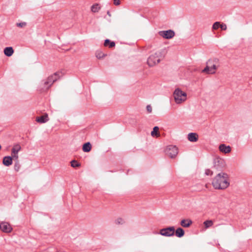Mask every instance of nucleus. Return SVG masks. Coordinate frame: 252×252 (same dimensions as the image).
<instances>
[{
    "label": "nucleus",
    "instance_id": "obj_1",
    "mask_svg": "<svg viewBox=\"0 0 252 252\" xmlns=\"http://www.w3.org/2000/svg\"><path fill=\"white\" fill-rule=\"evenodd\" d=\"M215 189H224L229 186V177L227 173L220 172L217 174L212 182Z\"/></svg>",
    "mask_w": 252,
    "mask_h": 252
},
{
    "label": "nucleus",
    "instance_id": "obj_2",
    "mask_svg": "<svg viewBox=\"0 0 252 252\" xmlns=\"http://www.w3.org/2000/svg\"><path fill=\"white\" fill-rule=\"evenodd\" d=\"M63 75V73L61 71L55 72L54 74L48 77L46 80H43L40 84V89L42 91L47 90L58 79H60Z\"/></svg>",
    "mask_w": 252,
    "mask_h": 252
},
{
    "label": "nucleus",
    "instance_id": "obj_3",
    "mask_svg": "<svg viewBox=\"0 0 252 252\" xmlns=\"http://www.w3.org/2000/svg\"><path fill=\"white\" fill-rule=\"evenodd\" d=\"M165 54V50L163 49L150 55L147 60L148 64L151 67L155 66L160 62L161 59L164 57Z\"/></svg>",
    "mask_w": 252,
    "mask_h": 252
},
{
    "label": "nucleus",
    "instance_id": "obj_4",
    "mask_svg": "<svg viewBox=\"0 0 252 252\" xmlns=\"http://www.w3.org/2000/svg\"><path fill=\"white\" fill-rule=\"evenodd\" d=\"M219 67V59L215 58L210 59L206 62V66L202 72L207 74H215L216 70Z\"/></svg>",
    "mask_w": 252,
    "mask_h": 252
},
{
    "label": "nucleus",
    "instance_id": "obj_5",
    "mask_svg": "<svg viewBox=\"0 0 252 252\" xmlns=\"http://www.w3.org/2000/svg\"><path fill=\"white\" fill-rule=\"evenodd\" d=\"M225 166V161L222 158L219 157H217L214 158L213 166L212 168L215 170V173L221 172Z\"/></svg>",
    "mask_w": 252,
    "mask_h": 252
},
{
    "label": "nucleus",
    "instance_id": "obj_6",
    "mask_svg": "<svg viewBox=\"0 0 252 252\" xmlns=\"http://www.w3.org/2000/svg\"><path fill=\"white\" fill-rule=\"evenodd\" d=\"M173 96L175 101L177 104L181 103L187 99V94L179 88H177L174 92Z\"/></svg>",
    "mask_w": 252,
    "mask_h": 252
},
{
    "label": "nucleus",
    "instance_id": "obj_7",
    "mask_svg": "<svg viewBox=\"0 0 252 252\" xmlns=\"http://www.w3.org/2000/svg\"><path fill=\"white\" fill-rule=\"evenodd\" d=\"M165 153L170 158H174L178 153V149L176 146L169 145L166 147Z\"/></svg>",
    "mask_w": 252,
    "mask_h": 252
},
{
    "label": "nucleus",
    "instance_id": "obj_8",
    "mask_svg": "<svg viewBox=\"0 0 252 252\" xmlns=\"http://www.w3.org/2000/svg\"><path fill=\"white\" fill-rule=\"evenodd\" d=\"M175 228L174 226H170L168 227L162 228L160 230L159 232L157 234H160L162 236L166 237H171L174 235Z\"/></svg>",
    "mask_w": 252,
    "mask_h": 252
},
{
    "label": "nucleus",
    "instance_id": "obj_9",
    "mask_svg": "<svg viewBox=\"0 0 252 252\" xmlns=\"http://www.w3.org/2000/svg\"><path fill=\"white\" fill-rule=\"evenodd\" d=\"M160 36H162L165 39H171L175 35V32L171 30L167 31H161L158 32Z\"/></svg>",
    "mask_w": 252,
    "mask_h": 252
},
{
    "label": "nucleus",
    "instance_id": "obj_10",
    "mask_svg": "<svg viewBox=\"0 0 252 252\" xmlns=\"http://www.w3.org/2000/svg\"><path fill=\"white\" fill-rule=\"evenodd\" d=\"M0 230L5 233H9L12 230V228L10 224L7 222H1L0 223Z\"/></svg>",
    "mask_w": 252,
    "mask_h": 252
},
{
    "label": "nucleus",
    "instance_id": "obj_11",
    "mask_svg": "<svg viewBox=\"0 0 252 252\" xmlns=\"http://www.w3.org/2000/svg\"><path fill=\"white\" fill-rule=\"evenodd\" d=\"M2 163L6 166H9L12 164V158L11 156H5L3 158Z\"/></svg>",
    "mask_w": 252,
    "mask_h": 252
},
{
    "label": "nucleus",
    "instance_id": "obj_12",
    "mask_svg": "<svg viewBox=\"0 0 252 252\" xmlns=\"http://www.w3.org/2000/svg\"><path fill=\"white\" fill-rule=\"evenodd\" d=\"M188 140L192 142H196L198 139V135L196 133L191 132L188 135Z\"/></svg>",
    "mask_w": 252,
    "mask_h": 252
},
{
    "label": "nucleus",
    "instance_id": "obj_13",
    "mask_svg": "<svg viewBox=\"0 0 252 252\" xmlns=\"http://www.w3.org/2000/svg\"><path fill=\"white\" fill-rule=\"evenodd\" d=\"M219 150L222 153L227 154L230 152L231 148L229 146H226L225 144H220L219 146Z\"/></svg>",
    "mask_w": 252,
    "mask_h": 252
},
{
    "label": "nucleus",
    "instance_id": "obj_14",
    "mask_svg": "<svg viewBox=\"0 0 252 252\" xmlns=\"http://www.w3.org/2000/svg\"><path fill=\"white\" fill-rule=\"evenodd\" d=\"M192 223V221L190 219H183L180 222V224L184 227H189Z\"/></svg>",
    "mask_w": 252,
    "mask_h": 252
},
{
    "label": "nucleus",
    "instance_id": "obj_15",
    "mask_svg": "<svg viewBox=\"0 0 252 252\" xmlns=\"http://www.w3.org/2000/svg\"><path fill=\"white\" fill-rule=\"evenodd\" d=\"M48 120V115L47 114L36 118V122L39 123H45Z\"/></svg>",
    "mask_w": 252,
    "mask_h": 252
},
{
    "label": "nucleus",
    "instance_id": "obj_16",
    "mask_svg": "<svg viewBox=\"0 0 252 252\" xmlns=\"http://www.w3.org/2000/svg\"><path fill=\"white\" fill-rule=\"evenodd\" d=\"M174 234H175L177 237L181 238L184 236L185 231L182 228L178 227L176 230H175Z\"/></svg>",
    "mask_w": 252,
    "mask_h": 252
},
{
    "label": "nucleus",
    "instance_id": "obj_17",
    "mask_svg": "<svg viewBox=\"0 0 252 252\" xmlns=\"http://www.w3.org/2000/svg\"><path fill=\"white\" fill-rule=\"evenodd\" d=\"M92 149V145L90 142H88L84 143L82 147V150L84 152H89Z\"/></svg>",
    "mask_w": 252,
    "mask_h": 252
},
{
    "label": "nucleus",
    "instance_id": "obj_18",
    "mask_svg": "<svg viewBox=\"0 0 252 252\" xmlns=\"http://www.w3.org/2000/svg\"><path fill=\"white\" fill-rule=\"evenodd\" d=\"M14 53V50L12 47H7L4 49V53L5 56L10 57Z\"/></svg>",
    "mask_w": 252,
    "mask_h": 252
},
{
    "label": "nucleus",
    "instance_id": "obj_19",
    "mask_svg": "<svg viewBox=\"0 0 252 252\" xmlns=\"http://www.w3.org/2000/svg\"><path fill=\"white\" fill-rule=\"evenodd\" d=\"M21 146L18 144H15L13 146V147L11 150V154H18V152L21 150Z\"/></svg>",
    "mask_w": 252,
    "mask_h": 252
},
{
    "label": "nucleus",
    "instance_id": "obj_20",
    "mask_svg": "<svg viewBox=\"0 0 252 252\" xmlns=\"http://www.w3.org/2000/svg\"><path fill=\"white\" fill-rule=\"evenodd\" d=\"M104 45L105 46H109V48H113L115 46V42L111 41L108 39H106L104 41Z\"/></svg>",
    "mask_w": 252,
    "mask_h": 252
},
{
    "label": "nucleus",
    "instance_id": "obj_21",
    "mask_svg": "<svg viewBox=\"0 0 252 252\" xmlns=\"http://www.w3.org/2000/svg\"><path fill=\"white\" fill-rule=\"evenodd\" d=\"M206 228H208L213 225V222L212 220H207L203 222Z\"/></svg>",
    "mask_w": 252,
    "mask_h": 252
},
{
    "label": "nucleus",
    "instance_id": "obj_22",
    "mask_svg": "<svg viewBox=\"0 0 252 252\" xmlns=\"http://www.w3.org/2000/svg\"><path fill=\"white\" fill-rule=\"evenodd\" d=\"M158 129H159V128L158 126H155L153 128V129L151 132L152 136H154L155 135L157 136H159V134L158 133Z\"/></svg>",
    "mask_w": 252,
    "mask_h": 252
},
{
    "label": "nucleus",
    "instance_id": "obj_23",
    "mask_svg": "<svg viewBox=\"0 0 252 252\" xmlns=\"http://www.w3.org/2000/svg\"><path fill=\"white\" fill-rule=\"evenodd\" d=\"M100 7L98 4H94L91 7V10L93 12H97L98 11Z\"/></svg>",
    "mask_w": 252,
    "mask_h": 252
},
{
    "label": "nucleus",
    "instance_id": "obj_24",
    "mask_svg": "<svg viewBox=\"0 0 252 252\" xmlns=\"http://www.w3.org/2000/svg\"><path fill=\"white\" fill-rule=\"evenodd\" d=\"M214 173H215V171L213 169H207L205 170V173L207 176H212Z\"/></svg>",
    "mask_w": 252,
    "mask_h": 252
},
{
    "label": "nucleus",
    "instance_id": "obj_25",
    "mask_svg": "<svg viewBox=\"0 0 252 252\" xmlns=\"http://www.w3.org/2000/svg\"><path fill=\"white\" fill-rule=\"evenodd\" d=\"M71 165L73 167H77L80 166V164L76 160H73L71 161Z\"/></svg>",
    "mask_w": 252,
    "mask_h": 252
},
{
    "label": "nucleus",
    "instance_id": "obj_26",
    "mask_svg": "<svg viewBox=\"0 0 252 252\" xmlns=\"http://www.w3.org/2000/svg\"><path fill=\"white\" fill-rule=\"evenodd\" d=\"M20 164L18 160L15 161L14 164V170L16 171H18L20 168Z\"/></svg>",
    "mask_w": 252,
    "mask_h": 252
},
{
    "label": "nucleus",
    "instance_id": "obj_27",
    "mask_svg": "<svg viewBox=\"0 0 252 252\" xmlns=\"http://www.w3.org/2000/svg\"><path fill=\"white\" fill-rule=\"evenodd\" d=\"M220 22H216L213 25L212 29L215 30H217L220 27Z\"/></svg>",
    "mask_w": 252,
    "mask_h": 252
},
{
    "label": "nucleus",
    "instance_id": "obj_28",
    "mask_svg": "<svg viewBox=\"0 0 252 252\" xmlns=\"http://www.w3.org/2000/svg\"><path fill=\"white\" fill-rule=\"evenodd\" d=\"M105 56V55L101 52H97L96 53V57L97 59H101Z\"/></svg>",
    "mask_w": 252,
    "mask_h": 252
},
{
    "label": "nucleus",
    "instance_id": "obj_29",
    "mask_svg": "<svg viewBox=\"0 0 252 252\" xmlns=\"http://www.w3.org/2000/svg\"><path fill=\"white\" fill-rule=\"evenodd\" d=\"M26 25H27V23L26 22L17 23L16 24L17 26H18L19 27H21V28L25 27V26H26Z\"/></svg>",
    "mask_w": 252,
    "mask_h": 252
},
{
    "label": "nucleus",
    "instance_id": "obj_30",
    "mask_svg": "<svg viewBox=\"0 0 252 252\" xmlns=\"http://www.w3.org/2000/svg\"><path fill=\"white\" fill-rule=\"evenodd\" d=\"M12 158V159H13L14 160L17 161L18 160V154H11Z\"/></svg>",
    "mask_w": 252,
    "mask_h": 252
},
{
    "label": "nucleus",
    "instance_id": "obj_31",
    "mask_svg": "<svg viewBox=\"0 0 252 252\" xmlns=\"http://www.w3.org/2000/svg\"><path fill=\"white\" fill-rule=\"evenodd\" d=\"M147 111L148 113H150L152 111V107L150 105H148L146 107Z\"/></svg>",
    "mask_w": 252,
    "mask_h": 252
},
{
    "label": "nucleus",
    "instance_id": "obj_32",
    "mask_svg": "<svg viewBox=\"0 0 252 252\" xmlns=\"http://www.w3.org/2000/svg\"><path fill=\"white\" fill-rule=\"evenodd\" d=\"M220 28L222 30H226L227 29V26L225 24H220Z\"/></svg>",
    "mask_w": 252,
    "mask_h": 252
},
{
    "label": "nucleus",
    "instance_id": "obj_33",
    "mask_svg": "<svg viewBox=\"0 0 252 252\" xmlns=\"http://www.w3.org/2000/svg\"><path fill=\"white\" fill-rule=\"evenodd\" d=\"M114 4L115 5H119L120 4V0H114Z\"/></svg>",
    "mask_w": 252,
    "mask_h": 252
},
{
    "label": "nucleus",
    "instance_id": "obj_34",
    "mask_svg": "<svg viewBox=\"0 0 252 252\" xmlns=\"http://www.w3.org/2000/svg\"><path fill=\"white\" fill-rule=\"evenodd\" d=\"M123 220L121 219V218H119L117 220H116V223L117 224H120L121 223V221H122Z\"/></svg>",
    "mask_w": 252,
    "mask_h": 252
},
{
    "label": "nucleus",
    "instance_id": "obj_35",
    "mask_svg": "<svg viewBox=\"0 0 252 252\" xmlns=\"http://www.w3.org/2000/svg\"><path fill=\"white\" fill-rule=\"evenodd\" d=\"M47 252H57V251L55 249L52 251V249H49Z\"/></svg>",
    "mask_w": 252,
    "mask_h": 252
},
{
    "label": "nucleus",
    "instance_id": "obj_36",
    "mask_svg": "<svg viewBox=\"0 0 252 252\" xmlns=\"http://www.w3.org/2000/svg\"><path fill=\"white\" fill-rule=\"evenodd\" d=\"M107 15H108L109 16H111V14H110V11H108L107 12Z\"/></svg>",
    "mask_w": 252,
    "mask_h": 252
},
{
    "label": "nucleus",
    "instance_id": "obj_37",
    "mask_svg": "<svg viewBox=\"0 0 252 252\" xmlns=\"http://www.w3.org/2000/svg\"><path fill=\"white\" fill-rule=\"evenodd\" d=\"M1 145H0V150L1 149Z\"/></svg>",
    "mask_w": 252,
    "mask_h": 252
}]
</instances>
